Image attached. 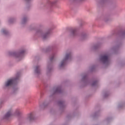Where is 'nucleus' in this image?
Returning a JSON list of instances; mask_svg holds the SVG:
<instances>
[{"label":"nucleus","instance_id":"f257e3e1","mask_svg":"<svg viewBox=\"0 0 125 125\" xmlns=\"http://www.w3.org/2000/svg\"><path fill=\"white\" fill-rule=\"evenodd\" d=\"M72 58V55L71 53L67 54L65 56V58L62 60L60 65V67H63L65 63H66V61L68 60V59H71Z\"/></svg>","mask_w":125,"mask_h":125},{"label":"nucleus","instance_id":"f03ea898","mask_svg":"<svg viewBox=\"0 0 125 125\" xmlns=\"http://www.w3.org/2000/svg\"><path fill=\"white\" fill-rule=\"evenodd\" d=\"M101 60L103 63L108 64L109 63V56L107 55H104L101 56Z\"/></svg>","mask_w":125,"mask_h":125},{"label":"nucleus","instance_id":"7ed1b4c3","mask_svg":"<svg viewBox=\"0 0 125 125\" xmlns=\"http://www.w3.org/2000/svg\"><path fill=\"white\" fill-rule=\"evenodd\" d=\"M16 81H17V78L9 80L6 83V86H9V85H12V84H13V83H14Z\"/></svg>","mask_w":125,"mask_h":125},{"label":"nucleus","instance_id":"20e7f679","mask_svg":"<svg viewBox=\"0 0 125 125\" xmlns=\"http://www.w3.org/2000/svg\"><path fill=\"white\" fill-rule=\"evenodd\" d=\"M34 119L35 118L34 117L33 113H30L28 115L27 120H28V121H30L31 122L32 121H34Z\"/></svg>","mask_w":125,"mask_h":125},{"label":"nucleus","instance_id":"39448f33","mask_svg":"<svg viewBox=\"0 0 125 125\" xmlns=\"http://www.w3.org/2000/svg\"><path fill=\"white\" fill-rule=\"evenodd\" d=\"M11 116V110H10L7 112V113L5 115V119H7V118H9V117Z\"/></svg>","mask_w":125,"mask_h":125},{"label":"nucleus","instance_id":"423d86ee","mask_svg":"<svg viewBox=\"0 0 125 125\" xmlns=\"http://www.w3.org/2000/svg\"><path fill=\"white\" fill-rule=\"evenodd\" d=\"M77 33V30L76 29H73L71 31V34L72 36H76V34Z\"/></svg>","mask_w":125,"mask_h":125},{"label":"nucleus","instance_id":"0eeeda50","mask_svg":"<svg viewBox=\"0 0 125 125\" xmlns=\"http://www.w3.org/2000/svg\"><path fill=\"white\" fill-rule=\"evenodd\" d=\"M40 66H36V69H35V72L37 74H39L40 73Z\"/></svg>","mask_w":125,"mask_h":125},{"label":"nucleus","instance_id":"6e6552de","mask_svg":"<svg viewBox=\"0 0 125 125\" xmlns=\"http://www.w3.org/2000/svg\"><path fill=\"white\" fill-rule=\"evenodd\" d=\"M61 90V88H60V87H58L56 90V92H60Z\"/></svg>","mask_w":125,"mask_h":125},{"label":"nucleus","instance_id":"1a4fd4ad","mask_svg":"<svg viewBox=\"0 0 125 125\" xmlns=\"http://www.w3.org/2000/svg\"><path fill=\"white\" fill-rule=\"evenodd\" d=\"M48 35V33H46L43 36V39H46L47 36Z\"/></svg>","mask_w":125,"mask_h":125},{"label":"nucleus","instance_id":"9d476101","mask_svg":"<svg viewBox=\"0 0 125 125\" xmlns=\"http://www.w3.org/2000/svg\"><path fill=\"white\" fill-rule=\"evenodd\" d=\"M2 32L3 34H6L7 33V31H6V30H5V29H3L2 30Z\"/></svg>","mask_w":125,"mask_h":125},{"label":"nucleus","instance_id":"9b49d317","mask_svg":"<svg viewBox=\"0 0 125 125\" xmlns=\"http://www.w3.org/2000/svg\"><path fill=\"white\" fill-rule=\"evenodd\" d=\"M53 59H54V56H53L52 57V58L50 59V61H52L53 60Z\"/></svg>","mask_w":125,"mask_h":125},{"label":"nucleus","instance_id":"f8f14e48","mask_svg":"<svg viewBox=\"0 0 125 125\" xmlns=\"http://www.w3.org/2000/svg\"><path fill=\"white\" fill-rule=\"evenodd\" d=\"M95 83H96V82H94V83L93 84V85H94V84H95Z\"/></svg>","mask_w":125,"mask_h":125},{"label":"nucleus","instance_id":"ddd939ff","mask_svg":"<svg viewBox=\"0 0 125 125\" xmlns=\"http://www.w3.org/2000/svg\"><path fill=\"white\" fill-rule=\"evenodd\" d=\"M23 52H25V51H22L21 52V53H23Z\"/></svg>","mask_w":125,"mask_h":125},{"label":"nucleus","instance_id":"4468645a","mask_svg":"<svg viewBox=\"0 0 125 125\" xmlns=\"http://www.w3.org/2000/svg\"><path fill=\"white\" fill-rule=\"evenodd\" d=\"M84 37H85V36L83 35V38H84Z\"/></svg>","mask_w":125,"mask_h":125},{"label":"nucleus","instance_id":"2eb2a0df","mask_svg":"<svg viewBox=\"0 0 125 125\" xmlns=\"http://www.w3.org/2000/svg\"><path fill=\"white\" fill-rule=\"evenodd\" d=\"M23 20V21H25V19H24Z\"/></svg>","mask_w":125,"mask_h":125}]
</instances>
